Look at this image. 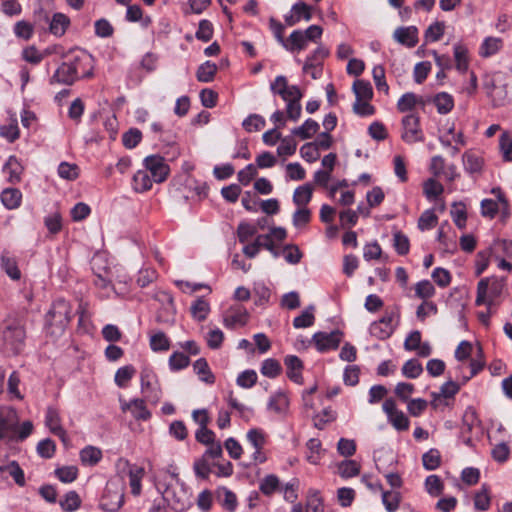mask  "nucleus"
<instances>
[{
    "instance_id": "nucleus-1",
    "label": "nucleus",
    "mask_w": 512,
    "mask_h": 512,
    "mask_svg": "<svg viewBox=\"0 0 512 512\" xmlns=\"http://www.w3.org/2000/svg\"><path fill=\"white\" fill-rule=\"evenodd\" d=\"M270 90L274 95H279L287 103V117L292 121H297L301 116L302 107L300 101L303 97L299 87L289 85L287 78L279 75L270 84Z\"/></svg>"
},
{
    "instance_id": "nucleus-2",
    "label": "nucleus",
    "mask_w": 512,
    "mask_h": 512,
    "mask_svg": "<svg viewBox=\"0 0 512 512\" xmlns=\"http://www.w3.org/2000/svg\"><path fill=\"white\" fill-rule=\"evenodd\" d=\"M70 320V304L64 299H58L54 301L50 310L46 314V326L49 330V333L54 336L62 335Z\"/></svg>"
},
{
    "instance_id": "nucleus-3",
    "label": "nucleus",
    "mask_w": 512,
    "mask_h": 512,
    "mask_svg": "<svg viewBox=\"0 0 512 512\" xmlns=\"http://www.w3.org/2000/svg\"><path fill=\"white\" fill-rule=\"evenodd\" d=\"M26 332L23 321L16 317H9L4 322L3 341L5 347L13 354L22 351L25 345Z\"/></svg>"
},
{
    "instance_id": "nucleus-4",
    "label": "nucleus",
    "mask_w": 512,
    "mask_h": 512,
    "mask_svg": "<svg viewBox=\"0 0 512 512\" xmlns=\"http://www.w3.org/2000/svg\"><path fill=\"white\" fill-rule=\"evenodd\" d=\"M124 503V482L119 479H111L107 482L100 507L109 512L118 511Z\"/></svg>"
},
{
    "instance_id": "nucleus-5",
    "label": "nucleus",
    "mask_w": 512,
    "mask_h": 512,
    "mask_svg": "<svg viewBox=\"0 0 512 512\" xmlns=\"http://www.w3.org/2000/svg\"><path fill=\"white\" fill-rule=\"evenodd\" d=\"M504 281L498 278H483L477 285L476 305L487 304L491 306L494 299L499 297L504 288Z\"/></svg>"
},
{
    "instance_id": "nucleus-6",
    "label": "nucleus",
    "mask_w": 512,
    "mask_h": 512,
    "mask_svg": "<svg viewBox=\"0 0 512 512\" xmlns=\"http://www.w3.org/2000/svg\"><path fill=\"white\" fill-rule=\"evenodd\" d=\"M18 423L19 418L15 409L0 408V440H14Z\"/></svg>"
},
{
    "instance_id": "nucleus-7",
    "label": "nucleus",
    "mask_w": 512,
    "mask_h": 512,
    "mask_svg": "<svg viewBox=\"0 0 512 512\" xmlns=\"http://www.w3.org/2000/svg\"><path fill=\"white\" fill-rule=\"evenodd\" d=\"M145 171L153 178L155 183L164 182L170 172L169 165L160 155H150L144 159Z\"/></svg>"
},
{
    "instance_id": "nucleus-8",
    "label": "nucleus",
    "mask_w": 512,
    "mask_h": 512,
    "mask_svg": "<svg viewBox=\"0 0 512 512\" xmlns=\"http://www.w3.org/2000/svg\"><path fill=\"white\" fill-rule=\"evenodd\" d=\"M71 67H75V76L77 79L80 77L88 78L93 74V58L85 51H78L74 53L67 61Z\"/></svg>"
},
{
    "instance_id": "nucleus-9",
    "label": "nucleus",
    "mask_w": 512,
    "mask_h": 512,
    "mask_svg": "<svg viewBox=\"0 0 512 512\" xmlns=\"http://www.w3.org/2000/svg\"><path fill=\"white\" fill-rule=\"evenodd\" d=\"M382 408L388 417V421L396 430L405 431L409 428L408 417L401 410H398L393 399H386Z\"/></svg>"
},
{
    "instance_id": "nucleus-10",
    "label": "nucleus",
    "mask_w": 512,
    "mask_h": 512,
    "mask_svg": "<svg viewBox=\"0 0 512 512\" xmlns=\"http://www.w3.org/2000/svg\"><path fill=\"white\" fill-rule=\"evenodd\" d=\"M402 139L408 143L413 144L423 141V134L419 125V117L415 114H409L402 119Z\"/></svg>"
},
{
    "instance_id": "nucleus-11",
    "label": "nucleus",
    "mask_w": 512,
    "mask_h": 512,
    "mask_svg": "<svg viewBox=\"0 0 512 512\" xmlns=\"http://www.w3.org/2000/svg\"><path fill=\"white\" fill-rule=\"evenodd\" d=\"M140 380L141 391L144 395V398L152 404H157L161 399L162 392L154 375L148 371H142Z\"/></svg>"
},
{
    "instance_id": "nucleus-12",
    "label": "nucleus",
    "mask_w": 512,
    "mask_h": 512,
    "mask_svg": "<svg viewBox=\"0 0 512 512\" xmlns=\"http://www.w3.org/2000/svg\"><path fill=\"white\" fill-rule=\"evenodd\" d=\"M341 339L342 333L339 330H335L330 333L317 332L313 335V341L320 352L337 349Z\"/></svg>"
},
{
    "instance_id": "nucleus-13",
    "label": "nucleus",
    "mask_w": 512,
    "mask_h": 512,
    "mask_svg": "<svg viewBox=\"0 0 512 512\" xmlns=\"http://www.w3.org/2000/svg\"><path fill=\"white\" fill-rule=\"evenodd\" d=\"M394 313H386L380 320L375 321L370 326L372 336L384 340L391 336L394 331Z\"/></svg>"
},
{
    "instance_id": "nucleus-14",
    "label": "nucleus",
    "mask_w": 512,
    "mask_h": 512,
    "mask_svg": "<svg viewBox=\"0 0 512 512\" xmlns=\"http://www.w3.org/2000/svg\"><path fill=\"white\" fill-rule=\"evenodd\" d=\"M123 412L130 411L136 420L146 421L150 419L151 413L145 405V399H133L129 402L120 401Z\"/></svg>"
},
{
    "instance_id": "nucleus-15",
    "label": "nucleus",
    "mask_w": 512,
    "mask_h": 512,
    "mask_svg": "<svg viewBox=\"0 0 512 512\" xmlns=\"http://www.w3.org/2000/svg\"><path fill=\"white\" fill-rule=\"evenodd\" d=\"M45 424L50 432L66 441V431L62 427L59 411L54 407H48L45 415Z\"/></svg>"
},
{
    "instance_id": "nucleus-16",
    "label": "nucleus",
    "mask_w": 512,
    "mask_h": 512,
    "mask_svg": "<svg viewBox=\"0 0 512 512\" xmlns=\"http://www.w3.org/2000/svg\"><path fill=\"white\" fill-rule=\"evenodd\" d=\"M77 79L75 76V67H71L70 64L65 61L55 71L50 78V84H63L72 85Z\"/></svg>"
},
{
    "instance_id": "nucleus-17",
    "label": "nucleus",
    "mask_w": 512,
    "mask_h": 512,
    "mask_svg": "<svg viewBox=\"0 0 512 512\" xmlns=\"http://www.w3.org/2000/svg\"><path fill=\"white\" fill-rule=\"evenodd\" d=\"M394 39L409 48H413L418 43V30L415 26L399 27L394 31Z\"/></svg>"
},
{
    "instance_id": "nucleus-18",
    "label": "nucleus",
    "mask_w": 512,
    "mask_h": 512,
    "mask_svg": "<svg viewBox=\"0 0 512 512\" xmlns=\"http://www.w3.org/2000/svg\"><path fill=\"white\" fill-rule=\"evenodd\" d=\"M284 364L287 368V377L297 384H302V370L303 362L295 355H288L284 359Z\"/></svg>"
},
{
    "instance_id": "nucleus-19",
    "label": "nucleus",
    "mask_w": 512,
    "mask_h": 512,
    "mask_svg": "<svg viewBox=\"0 0 512 512\" xmlns=\"http://www.w3.org/2000/svg\"><path fill=\"white\" fill-rule=\"evenodd\" d=\"M46 22H49V30L55 36H62L70 25V19L63 13H55L51 20L45 16Z\"/></svg>"
},
{
    "instance_id": "nucleus-20",
    "label": "nucleus",
    "mask_w": 512,
    "mask_h": 512,
    "mask_svg": "<svg viewBox=\"0 0 512 512\" xmlns=\"http://www.w3.org/2000/svg\"><path fill=\"white\" fill-rule=\"evenodd\" d=\"M487 94L492 100L493 106H503L508 101V92L506 85H496L492 83L491 86L486 83Z\"/></svg>"
},
{
    "instance_id": "nucleus-21",
    "label": "nucleus",
    "mask_w": 512,
    "mask_h": 512,
    "mask_svg": "<svg viewBox=\"0 0 512 512\" xmlns=\"http://www.w3.org/2000/svg\"><path fill=\"white\" fill-rule=\"evenodd\" d=\"M8 476H11L15 480V482L20 486H23L25 484L23 470L15 461H12L7 465L0 466V480H6Z\"/></svg>"
},
{
    "instance_id": "nucleus-22",
    "label": "nucleus",
    "mask_w": 512,
    "mask_h": 512,
    "mask_svg": "<svg viewBox=\"0 0 512 512\" xmlns=\"http://www.w3.org/2000/svg\"><path fill=\"white\" fill-rule=\"evenodd\" d=\"M22 201V193L17 188H6L1 193V202L8 210L17 209Z\"/></svg>"
},
{
    "instance_id": "nucleus-23",
    "label": "nucleus",
    "mask_w": 512,
    "mask_h": 512,
    "mask_svg": "<svg viewBox=\"0 0 512 512\" xmlns=\"http://www.w3.org/2000/svg\"><path fill=\"white\" fill-rule=\"evenodd\" d=\"M462 159L466 172L473 174L480 173L482 171L484 160L477 153L473 151H466L463 154Z\"/></svg>"
},
{
    "instance_id": "nucleus-24",
    "label": "nucleus",
    "mask_w": 512,
    "mask_h": 512,
    "mask_svg": "<svg viewBox=\"0 0 512 512\" xmlns=\"http://www.w3.org/2000/svg\"><path fill=\"white\" fill-rule=\"evenodd\" d=\"M306 45L307 39L303 31L295 30L290 34L289 38L286 39L283 47L288 51L294 52L305 49Z\"/></svg>"
},
{
    "instance_id": "nucleus-25",
    "label": "nucleus",
    "mask_w": 512,
    "mask_h": 512,
    "mask_svg": "<svg viewBox=\"0 0 512 512\" xmlns=\"http://www.w3.org/2000/svg\"><path fill=\"white\" fill-rule=\"evenodd\" d=\"M3 171L9 175L10 183H17L21 179L23 167L15 156H10L3 166Z\"/></svg>"
},
{
    "instance_id": "nucleus-26",
    "label": "nucleus",
    "mask_w": 512,
    "mask_h": 512,
    "mask_svg": "<svg viewBox=\"0 0 512 512\" xmlns=\"http://www.w3.org/2000/svg\"><path fill=\"white\" fill-rule=\"evenodd\" d=\"M153 182V178L145 170L137 171L132 179L134 190L141 193L150 190Z\"/></svg>"
},
{
    "instance_id": "nucleus-27",
    "label": "nucleus",
    "mask_w": 512,
    "mask_h": 512,
    "mask_svg": "<svg viewBox=\"0 0 512 512\" xmlns=\"http://www.w3.org/2000/svg\"><path fill=\"white\" fill-rule=\"evenodd\" d=\"M319 127L318 122L313 119H307L301 126L292 129V135L306 140L315 135Z\"/></svg>"
},
{
    "instance_id": "nucleus-28",
    "label": "nucleus",
    "mask_w": 512,
    "mask_h": 512,
    "mask_svg": "<svg viewBox=\"0 0 512 512\" xmlns=\"http://www.w3.org/2000/svg\"><path fill=\"white\" fill-rule=\"evenodd\" d=\"M305 512H324V503L320 492L316 489H309L306 497Z\"/></svg>"
},
{
    "instance_id": "nucleus-29",
    "label": "nucleus",
    "mask_w": 512,
    "mask_h": 512,
    "mask_svg": "<svg viewBox=\"0 0 512 512\" xmlns=\"http://www.w3.org/2000/svg\"><path fill=\"white\" fill-rule=\"evenodd\" d=\"M433 103L435 104L439 114H447L454 107L453 97L446 92L436 94L433 98Z\"/></svg>"
},
{
    "instance_id": "nucleus-30",
    "label": "nucleus",
    "mask_w": 512,
    "mask_h": 512,
    "mask_svg": "<svg viewBox=\"0 0 512 512\" xmlns=\"http://www.w3.org/2000/svg\"><path fill=\"white\" fill-rule=\"evenodd\" d=\"M401 498L399 491L382 490V503L387 512L397 511L400 506Z\"/></svg>"
},
{
    "instance_id": "nucleus-31",
    "label": "nucleus",
    "mask_w": 512,
    "mask_h": 512,
    "mask_svg": "<svg viewBox=\"0 0 512 512\" xmlns=\"http://www.w3.org/2000/svg\"><path fill=\"white\" fill-rule=\"evenodd\" d=\"M144 476V469L142 467L133 466L129 469V484L131 487V493L134 496H138L141 493V480Z\"/></svg>"
},
{
    "instance_id": "nucleus-32",
    "label": "nucleus",
    "mask_w": 512,
    "mask_h": 512,
    "mask_svg": "<svg viewBox=\"0 0 512 512\" xmlns=\"http://www.w3.org/2000/svg\"><path fill=\"white\" fill-rule=\"evenodd\" d=\"M312 193L310 184L299 186L294 191L293 202L299 207H305L311 201Z\"/></svg>"
},
{
    "instance_id": "nucleus-33",
    "label": "nucleus",
    "mask_w": 512,
    "mask_h": 512,
    "mask_svg": "<svg viewBox=\"0 0 512 512\" xmlns=\"http://www.w3.org/2000/svg\"><path fill=\"white\" fill-rule=\"evenodd\" d=\"M193 369L195 373L199 376L200 380L209 384L214 383L215 377L210 371L206 359L199 358L198 360H196L193 364Z\"/></svg>"
},
{
    "instance_id": "nucleus-34",
    "label": "nucleus",
    "mask_w": 512,
    "mask_h": 512,
    "mask_svg": "<svg viewBox=\"0 0 512 512\" xmlns=\"http://www.w3.org/2000/svg\"><path fill=\"white\" fill-rule=\"evenodd\" d=\"M102 458V451L94 446H86L80 451V459L84 465H96Z\"/></svg>"
},
{
    "instance_id": "nucleus-35",
    "label": "nucleus",
    "mask_w": 512,
    "mask_h": 512,
    "mask_svg": "<svg viewBox=\"0 0 512 512\" xmlns=\"http://www.w3.org/2000/svg\"><path fill=\"white\" fill-rule=\"evenodd\" d=\"M353 92L356 99L369 101L373 97V89L370 82L365 80H356L353 83Z\"/></svg>"
},
{
    "instance_id": "nucleus-36",
    "label": "nucleus",
    "mask_w": 512,
    "mask_h": 512,
    "mask_svg": "<svg viewBox=\"0 0 512 512\" xmlns=\"http://www.w3.org/2000/svg\"><path fill=\"white\" fill-rule=\"evenodd\" d=\"M191 314L194 319L201 322L204 321L209 312H210V306L207 301H205L203 298H198L190 307Z\"/></svg>"
},
{
    "instance_id": "nucleus-37",
    "label": "nucleus",
    "mask_w": 512,
    "mask_h": 512,
    "mask_svg": "<svg viewBox=\"0 0 512 512\" xmlns=\"http://www.w3.org/2000/svg\"><path fill=\"white\" fill-rule=\"evenodd\" d=\"M289 405V401L287 396L281 392L278 391L274 395H272L268 402V408L269 410H272L276 413H281L287 409Z\"/></svg>"
},
{
    "instance_id": "nucleus-38",
    "label": "nucleus",
    "mask_w": 512,
    "mask_h": 512,
    "mask_svg": "<svg viewBox=\"0 0 512 512\" xmlns=\"http://www.w3.org/2000/svg\"><path fill=\"white\" fill-rule=\"evenodd\" d=\"M217 72L216 64L206 61L197 70L196 77L200 82H211Z\"/></svg>"
},
{
    "instance_id": "nucleus-39",
    "label": "nucleus",
    "mask_w": 512,
    "mask_h": 512,
    "mask_svg": "<svg viewBox=\"0 0 512 512\" xmlns=\"http://www.w3.org/2000/svg\"><path fill=\"white\" fill-rule=\"evenodd\" d=\"M314 306H308L301 315L297 316L293 320V326L295 328H307L313 325L314 317Z\"/></svg>"
},
{
    "instance_id": "nucleus-40",
    "label": "nucleus",
    "mask_w": 512,
    "mask_h": 512,
    "mask_svg": "<svg viewBox=\"0 0 512 512\" xmlns=\"http://www.w3.org/2000/svg\"><path fill=\"white\" fill-rule=\"evenodd\" d=\"M490 494L487 485H482L481 489L475 494L474 506L477 510L486 511L490 507Z\"/></svg>"
},
{
    "instance_id": "nucleus-41",
    "label": "nucleus",
    "mask_w": 512,
    "mask_h": 512,
    "mask_svg": "<svg viewBox=\"0 0 512 512\" xmlns=\"http://www.w3.org/2000/svg\"><path fill=\"white\" fill-rule=\"evenodd\" d=\"M279 478L274 474L266 475L259 484L260 491L266 495H272L279 488Z\"/></svg>"
},
{
    "instance_id": "nucleus-42",
    "label": "nucleus",
    "mask_w": 512,
    "mask_h": 512,
    "mask_svg": "<svg viewBox=\"0 0 512 512\" xmlns=\"http://www.w3.org/2000/svg\"><path fill=\"white\" fill-rule=\"evenodd\" d=\"M338 471L342 478H351L360 473V465L354 460H344L338 465Z\"/></svg>"
},
{
    "instance_id": "nucleus-43",
    "label": "nucleus",
    "mask_w": 512,
    "mask_h": 512,
    "mask_svg": "<svg viewBox=\"0 0 512 512\" xmlns=\"http://www.w3.org/2000/svg\"><path fill=\"white\" fill-rule=\"evenodd\" d=\"M260 371L268 378H275L281 373L282 367L278 360L268 358L263 361Z\"/></svg>"
},
{
    "instance_id": "nucleus-44",
    "label": "nucleus",
    "mask_w": 512,
    "mask_h": 512,
    "mask_svg": "<svg viewBox=\"0 0 512 512\" xmlns=\"http://www.w3.org/2000/svg\"><path fill=\"white\" fill-rule=\"evenodd\" d=\"M468 50L461 44L454 46V58L456 62V68L460 72H464L468 69Z\"/></svg>"
},
{
    "instance_id": "nucleus-45",
    "label": "nucleus",
    "mask_w": 512,
    "mask_h": 512,
    "mask_svg": "<svg viewBox=\"0 0 512 512\" xmlns=\"http://www.w3.org/2000/svg\"><path fill=\"white\" fill-rule=\"evenodd\" d=\"M423 367L417 359L406 361L402 367V373L405 377L415 379L421 375Z\"/></svg>"
},
{
    "instance_id": "nucleus-46",
    "label": "nucleus",
    "mask_w": 512,
    "mask_h": 512,
    "mask_svg": "<svg viewBox=\"0 0 512 512\" xmlns=\"http://www.w3.org/2000/svg\"><path fill=\"white\" fill-rule=\"evenodd\" d=\"M266 124L265 119L258 114H251L244 119L242 126L247 132L260 131Z\"/></svg>"
},
{
    "instance_id": "nucleus-47",
    "label": "nucleus",
    "mask_w": 512,
    "mask_h": 512,
    "mask_svg": "<svg viewBox=\"0 0 512 512\" xmlns=\"http://www.w3.org/2000/svg\"><path fill=\"white\" fill-rule=\"evenodd\" d=\"M135 372V368L131 365L119 368L115 374V383L121 388L126 387L127 383L132 379Z\"/></svg>"
},
{
    "instance_id": "nucleus-48",
    "label": "nucleus",
    "mask_w": 512,
    "mask_h": 512,
    "mask_svg": "<svg viewBox=\"0 0 512 512\" xmlns=\"http://www.w3.org/2000/svg\"><path fill=\"white\" fill-rule=\"evenodd\" d=\"M451 217L458 228H465L467 220L465 205L463 203H454L451 210Z\"/></svg>"
},
{
    "instance_id": "nucleus-49",
    "label": "nucleus",
    "mask_w": 512,
    "mask_h": 512,
    "mask_svg": "<svg viewBox=\"0 0 512 512\" xmlns=\"http://www.w3.org/2000/svg\"><path fill=\"white\" fill-rule=\"evenodd\" d=\"M423 466L426 470H435L441 463L440 453L436 449H430L422 456Z\"/></svg>"
},
{
    "instance_id": "nucleus-50",
    "label": "nucleus",
    "mask_w": 512,
    "mask_h": 512,
    "mask_svg": "<svg viewBox=\"0 0 512 512\" xmlns=\"http://www.w3.org/2000/svg\"><path fill=\"white\" fill-rule=\"evenodd\" d=\"M1 266L11 279H13V280L20 279L21 274L17 267V263H16L15 259H13L9 256H6V255H2Z\"/></svg>"
},
{
    "instance_id": "nucleus-51",
    "label": "nucleus",
    "mask_w": 512,
    "mask_h": 512,
    "mask_svg": "<svg viewBox=\"0 0 512 512\" xmlns=\"http://www.w3.org/2000/svg\"><path fill=\"white\" fill-rule=\"evenodd\" d=\"M248 319V312L246 309H236L233 314L224 318V324L226 327H233L236 324L245 325Z\"/></svg>"
},
{
    "instance_id": "nucleus-52",
    "label": "nucleus",
    "mask_w": 512,
    "mask_h": 512,
    "mask_svg": "<svg viewBox=\"0 0 512 512\" xmlns=\"http://www.w3.org/2000/svg\"><path fill=\"white\" fill-rule=\"evenodd\" d=\"M150 346L153 351H166L170 347V341L163 332L159 331L151 336Z\"/></svg>"
},
{
    "instance_id": "nucleus-53",
    "label": "nucleus",
    "mask_w": 512,
    "mask_h": 512,
    "mask_svg": "<svg viewBox=\"0 0 512 512\" xmlns=\"http://www.w3.org/2000/svg\"><path fill=\"white\" fill-rule=\"evenodd\" d=\"M64 511L73 512L81 505V499L75 491H70L65 495V499L60 502Z\"/></svg>"
},
{
    "instance_id": "nucleus-54",
    "label": "nucleus",
    "mask_w": 512,
    "mask_h": 512,
    "mask_svg": "<svg viewBox=\"0 0 512 512\" xmlns=\"http://www.w3.org/2000/svg\"><path fill=\"white\" fill-rule=\"evenodd\" d=\"M280 140V145L277 148L279 156H291L296 152L297 143L292 136H287Z\"/></svg>"
},
{
    "instance_id": "nucleus-55",
    "label": "nucleus",
    "mask_w": 512,
    "mask_h": 512,
    "mask_svg": "<svg viewBox=\"0 0 512 512\" xmlns=\"http://www.w3.org/2000/svg\"><path fill=\"white\" fill-rule=\"evenodd\" d=\"M499 146L504 161L512 162V136L509 133H502L499 140Z\"/></svg>"
},
{
    "instance_id": "nucleus-56",
    "label": "nucleus",
    "mask_w": 512,
    "mask_h": 512,
    "mask_svg": "<svg viewBox=\"0 0 512 512\" xmlns=\"http://www.w3.org/2000/svg\"><path fill=\"white\" fill-rule=\"evenodd\" d=\"M309 454L307 455V460L311 464H318L320 460L321 454V442L318 439L312 438L306 444Z\"/></svg>"
},
{
    "instance_id": "nucleus-57",
    "label": "nucleus",
    "mask_w": 512,
    "mask_h": 512,
    "mask_svg": "<svg viewBox=\"0 0 512 512\" xmlns=\"http://www.w3.org/2000/svg\"><path fill=\"white\" fill-rule=\"evenodd\" d=\"M438 221V217L434 213L433 210H426L424 211L419 220H418V228L422 231L429 230L433 228Z\"/></svg>"
},
{
    "instance_id": "nucleus-58",
    "label": "nucleus",
    "mask_w": 512,
    "mask_h": 512,
    "mask_svg": "<svg viewBox=\"0 0 512 512\" xmlns=\"http://www.w3.org/2000/svg\"><path fill=\"white\" fill-rule=\"evenodd\" d=\"M33 32V25L27 21L21 20L16 22L14 25V33L16 37L23 40H29L33 36Z\"/></svg>"
},
{
    "instance_id": "nucleus-59",
    "label": "nucleus",
    "mask_w": 512,
    "mask_h": 512,
    "mask_svg": "<svg viewBox=\"0 0 512 512\" xmlns=\"http://www.w3.org/2000/svg\"><path fill=\"white\" fill-rule=\"evenodd\" d=\"M501 211L502 206L498 204V202L492 199H484L481 202V214L484 217H488L490 219L494 218L496 214Z\"/></svg>"
},
{
    "instance_id": "nucleus-60",
    "label": "nucleus",
    "mask_w": 512,
    "mask_h": 512,
    "mask_svg": "<svg viewBox=\"0 0 512 512\" xmlns=\"http://www.w3.org/2000/svg\"><path fill=\"white\" fill-rule=\"evenodd\" d=\"M247 439L255 449V454H259L265 444V436L260 429H251L247 433Z\"/></svg>"
},
{
    "instance_id": "nucleus-61",
    "label": "nucleus",
    "mask_w": 512,
    "mask_h": 512,
    "mask_svg": "<svg viewBox=\"0 0 512 512\" xmlns=\"http://www.w3.org/2000/svg\"><path fill=\"white\" fill-rule=\"evenodd\" d=\"M198 40L208 42L213 36V25L209 20L203 19L199 22L198 30L195 34Z\"/></svg>"
},
{
    "instance_id": "nucleus-62",
    "label": "nucleus",
    "mask_w": 512,
    "mask_h": 512,
    "mask_svg": "<svg viewBox=\"0 0 512 512\" xmlns=\"http://www.w3.org/2000/svg\"><path fill=\"white\" fill-rule=\"evenodd\" d=\"M141 139H142L141 131L136 128H131L130 130H128L127 132H125L123 134L122 142L126 148L132 149L138 145V143L141 141Z\"/></svg>"
},
{
    "instance_id": "nucleus-63",
    "label": "nucleus",
    "mask_w": 512,
    "mask_h": 512,
    "mask_svg": "<svg viewBox=\"0 0 512 512\" xmlns=\"http://www.w3.org/2000/svg\"><path fill=\"white\" fill-rule=\"evenodd\" d=\"M394 248L399 255H406L409 252L410 243L406 235L400 231H396L393 234Z\"/></svg>"
},
{
    "instance_id": "nucleus-64",
    "label": "nucleus",
    "mask_w": 512,
    "mask_h": 512,
    "mask_svg": "<svg viewBox=\"0 0 512 512\" xmlns=\"http://www.w3.org/2000/svg\"><path fill=\"white\" fill-rule=\"evenodd\" d=\"M415 294L418 298L428 299L435 294V288L429 280H422L415 285Z\"/></svg>"
}]
</instances>
